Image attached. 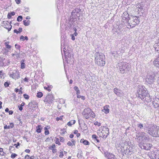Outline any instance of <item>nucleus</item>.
<instances>
[{
  "label": "nucleus",
  "instance_id": "obj_1",
  "mask_svg": "<svg viewBox=\"0 0 159 159\" xmlns=\"http://www.w3.org/2000/svg\"><path fill=\"white\" fill-rule=\"evenodd\" d=\"M120 146L121 148L118 147V150H120L119 148H121L120 151L125 153L126 155L131 154L134 150V147L133 144L131 143H128L127 141H125L124 143H121Z\"/></svg>",
  "mask_w": 159,
  "mask_h": 159
},
{
  "label": "nucleus",
  "instance_id": "obj_2",
  "mask_svg": "<svg viewBox=\"0 0 159 159\" xmlns=\"http://www.w3.org/2000/svg\"><path fill=\"white\" fill-rule=\"evenodd\" d=\"M137 95L138 97L143 101L147 102L151 101V99L149 96V95L146 90L144 89L142 86L139 85L138 87Z\"/></svg>",
  "mask_w": 159,
  "mask_h": 159
},
{
  "label": "nucleus",
  "instance_id": "obj_3",
  "mask_svg": "<svg viewBox=\"0 0 159 159\" xmlns=\"http://www.w3.org/2000/svg\"><path fill=\"white\" fill-rule=\"evenodd\" d=\"M96 63L99 66H103L105 64V56L102 53L97 52L95 54Z\"/></svg>",
  "mask_w": 159,
  "mask_h": 159
},
{
  "label": "nucleus",
  "instance_id": "obj_4",
  "mask_svg": "<svg viewBox=\"0 0 159 159\" xmlns=\"http://www.w3.org/2000/svg\"><path fill=\"white\" fill-rule=\"evenodd\" d=\"M118 67L120 72L122 74L128 73L130 70L129 64L126 62H122L119 63Z\"/></svg>",
  "mask_w": 159,
  "mask_h": 159
},
{
  "label": "nucleus",
  "instance_id": "obj_5",
  "mask_svg": "<svg viewBox=\"0 0 159 159\" xmlns=\"http://www.w3.org/2000/svg\"><path fill=\"white\" fill-rule=\"evenodd\" d=\"M148 133L153 137L159 136V126L156 125L148 128Z\"/></svg>",
  "mask_w": 159,
  "mask_h": 159
},
{
  "label": "nucleus",
  "instance_id": "obj_6",
  "mask_svg": "<svg viewBox=\"0 0 159 159\" xmlns=\"http://www.w3.org/2000/svg\"><path fill=\"white\" fill-rule=\"evenodd\" d=\"M139 18L136 16H130L128 20V26H129L130 28H133L135 26L139 23Z\"/></svg>",
  "mask_w": 159,
  "mask_h": 159
},
{
  "label": "nucleus",
  "instance_id": "obj_7",
  "mask_svg": "<svg viewBox=\"0 0 159 159\" xmlns=\"http://www.w3.org/2000/svg\"><path fill=\"white\" fill-rule=\"evenodd\" d=\"M82 114L86 119H88L90 117L94 118L95 116L94 113L90 108L85 109Z\"/></svg>",
  "mask_w": 159,
  "mask_h": 159
},
{
  "label": "nucleus",
  "instance_id": "obj_8",
  "mask_svg": "<svg viewBox=\"0 0 159 159\" xmlns=\"http://www.w3.org/2000/svg\"><path fill=\"white\" fill-rule=\"evenodd\" d=\"M98 134L100 137L106 139L109 134V129L107 127H103L102 131H98Z\"/></svg>",
  "mask_w": 159,
  "mask_h": 159
},
{
  "label": "nucleus",
  "instance_id": "obj_9",
  "mask_svg": "<svg viewBox=\"0 0 159 159\" xmlns=\"http://www.w3.org/2000/svg\"><path fill=\"white\" fill-rule=\"evenodd\" d=\"M154 80V76L153 74H148L146 76V82L149 84H152Z\"/></svg>",
  "mask_w": 159,
  "mask_h": 159
},
{
  "label": "nucleus",
  "instance_id": "obj_10",
  "mask_svg": "<svg viewBox=\"0 0 159 159\" xmlns=\"http://www.w3.org/2000/svg\"><path fill=\"white\" fill-rule=\"evenodd\" d=\"M10 76L13 79H18L20 77L19 72L16 70H14L12 72V74L10 75Z\"/></svg>",
  "mask_w": 159,
  "mask_h": 159
},
{
  "label": "nucleus",
  "instance_id": "obj_11",
  "mask_svg": "<svg viewBox=\"0 0 159 159\" xmlns=\"http://www.w3.org/2000/svg\"><path fill=\"white\" fill-rule=\"evenodd\" d=\"M11 22H10V23H9L8 21L4 22L3 23V26L7 29L8 32L11 30L12 28V26L11 25Z\"/></svg>",
  "mask_w": 159,
  "mask_h": 159
},
{
  "label": "nucleus",
  "instance_id": "obj_12",
  "mask_svg": "<svg viewBox=\"0 0 159 159\" xmlns=\"http://www.w3.org/2000/svg\"><path fill=\"white\" fill-rule=\"evenodd\" d=\"M140 147L142 149H144L146 150H149L152 146L151 144L150 143L143 144V145H139Z\"/></svg>",
  "mask_w": 159,
  "mask_h": 159
},
{
  "label": "nucleus",
  "instance_id": "obj_13",
  "mask_svg": "<svg viewBox=\"0 0 159 159\" xmlns=\"http://www.w3.org/2000/svg\"><path fill=\"white\" fill-rule=\"evenodd\" d=\"M152 104L155 108L159 107V98L156 97L153 99Z\"/></svg>",
  "mask_w": 159,
  "mask_h": 159
},
{
  "label": "nucleus",
  "instance_id": "obj_14",
  "mask_svg": "<svg viewBox=\"0 0 159 159\" xmlns=\"http://www.w3.org/2000/svg\"><path fill=\"white\" fill-rule=\"evenodd\" d=\"M146 133L144 132H142L141 133L139 136L137 138H141V139H142V140H148L149 139L148 137L146 135Z\"/></svg>",
  "mask_w": 159,
  "mask_h": 159
},
{
  "label": "nucleus",
  "instance_id": "obj_15",
  "mask_svg": "<svg viewBox=\"0 0 159 159\" xmlns=\"http://www.w3.org/2000/svg\"><path fill=\"white\" fill-rule=\"evenodd\" d=\"M151 156L153 159H159V150L154 151Z\"/></svg>",
  "mask_w": 159,
  "mask_h": 159
},
{
  "label": "nucleus",
  "instance_id": "obj_16",
  "mask_svg": "<svg viewBox=\"0 0 159 159\" xmlns=\"http://www.w3.org/2000/svg\"><path fill=\"white\" fill-rule=\"evenodd\" d=\"M153 64L155 66L159 68V55L153 61Z\"/></svg>",
  "mask_w": 159,
  "mask_h": 159
},
{
  "label": "nucleus",
  "instance_id": "obj_17",
  "mask_svg": "<svg viewBox=\"0 0 159 159\" xmlns=\"http://www.w3.org/2000/svg\"><path fill=\"white\" fill-rule=\"evenodd\" d=\"M46 99L47 102L49 103H52L53 100V96L51 95H48L47 96Z\"/></svg>",
  "mask_w": 159,
  "mask_h": 159
},
{
  "label": "nucleus",
  "instance_id": "obj_18",
  "mask_svg": "<svg viewBox=\"0 0 159 159\" xmlns=\"http://www.w3.org/2000/svg\"><path fill=\"white\" fill-rule=\"evenodd\" d=\"M129 15L127 12H125L122 15V19L124 20H126V21L128 20H129L130 17H129Z\"/></svg>",
  "mask_w": 159,
  "mask_h": 159
},
{
  "label": "nucleus",
  "instance_id": "obj_19",
  "mask_svg": "<svg viewBox=\"0 0 159 159\" xmlns=\"http://www.w3.org/2000/svg\"><path fill=\"white\" fill-rule=\"evenodd\" d=\"M64 56L66 57V60L67 61L68 60V57H70L71 56V54L70 53L69 51H65L64 50Z\"/></svg>",
  "mask_w": 159,
  "mask_h": 159
},
{
  "label": "nucleus",
  "instance_id": "obj_20",
  "mask_svg": "<svg viewBox=\"0 0 159 159\" xmlns=\"http://www.w3.org/2000/svg\"><path fill=\"white\" fill-rule=\"evenodd\" d=\"M109 107V105H106L103 107V109L102 110V111L106 114L108 113L109 111L108 108Z\"/></svg>",
  "mask_w": 159,
  "mask_h": 159
},
{
  "label": "nucleus",
  "instance_id": "obj_21",
  "mask_svg": "<svg viewBox=\"0 0 159 159\" xmlns=\"http://www.w3.org/2000/svg\"><path fill=\"white\" fill-rule=\"evenodd\" d=\"M114 92L115 94L119 96H120L122 94L121 93V91L116 88L114 89Z\"/></svg>",
  "mask_w": 159,
  "mask_h": 159
},
{
  "label": "nucleus",
  "instance_id": "obj_22",
  "mask_svg": "<svg viewBox=\"0 0 159 159\" xmlns=\"http://www.w3.org/2000/svg\"><path fill=\"white\" fill-rule=\"evenodd\" d=\"M154 48L156 51H158L159 50V41L158 40L157 41V42L154 44Z\"/></svg>",
  "mask_w": 159,
  "mask_h": 159
},
{
  "label": "nucleus",
  "instance_id": "obj_23",
  "mask_svg": "<svg viewBox=\"0 0 159 159\" xmlns=\"http://www.w3.org/2000/svg\"><path fill=\"white\" fill-rule=\"evenodd\" d=\"M80 11V9L79 8H77L75 9L71 13L72 15H75V13L78 14Z\"/></svg>",
  "mask_w": 159,
  "mask_h": 159
},
{
  "label": "nucleus",
  "instance_id": "obj_24",
  "mask_svg": "<svg viewBox=\"0 0 159 159\" xmlns=\"http://www.w3.org/2000/svg\"><path fill=\"white\" fill-rule=\"evenodd\" d=\"M36 131L38 133H40L41 132V130L42 129L41 126L39 125L36 127Z\"/></svg>",
  "mask_w": 159,
  "mask_h": 159
},
{
  "label": "nucleus",
  "instance_id": "obj_25",
  "mask_svg": "<svg viewBox=\"0 0 159 159\" xmlns=\"http://www.w3.org/2000/svg\"><path fill=\"white\" fill-rule=\"evenodd\" d=\"M25 60H22L21 61V68L22 69H24L25 67V64L24 62Z\"/></svg>",
  "mask_w": 159,
  "mask_h": 159
},
{
  "label": "nucleus",
  "instance_id": "obj_26",
  "mask_svg": "<svg viewBox=\"0 0 159 159\" xmlns=\"http://www.w3.org/2000/svg\"><path fill=\"white\" fill-rule=\"evenodd\" d=\"M107 157L108 159H116L115 156L112 154H109Z\"/></svg>",
  "mask_w": 159,
  "mask_h": 159
},
{
  "label": "nucleus",
  "instance_id": "obj_27",
  "mask_svg": "<svg viewBox=\"0 0 159 159\" xmlns=\"http://www.w3.org/2000/svg\"><path fill=\"white\" fill-rule=\"evenodd\" d=\"M75 120H72L68 123L67 125L69 126H71L72 125L75 124Z\"/></svg>",
  "mask_w": 159,
  "mask_h": 159
},
{
  "label": "nucleus",
  "instance_id": "obj_28",
  "mask_svg": "<svg viewBox=\"0 0 159 159\" xmlns=\"http://www.w3.org/2000/svg\"><path fill=\"white\" fill-rule=\"evenodd\" d=\"M30 23V21L29 20H24L23 21V24L25 26H28L29 25Z\"/></svg>",
  "mask_w": 159,
  "mask_h": 159
},
{
  "label": "nucleus",
  "instance_id": "obj_29",
  "mask_svg": "<svg viewBox=\"0 0 159 159\" xmlns=\"http://www.w3.org/2000/svg\"><path fill=\"white\" fill-rule=\"evenodd\" d=\"M43 95V93L41 92H39L37 93V95H36L37 97L40 98L42 97Z\"/></svg>",
  "mask_w": 159,
  "mask_h": 159
},
{
  "label": "nucleus",
  "instance_id": "obj_30",
  "mask_svg": "<svg viewBox=\"0 0 159 159\" xmlns=\"http://www.w3.org/2000/svg\"><path fill=\"white\" fill-rule=\"evenodd\" d=\"M0 76L1 79H4V74L2 70L0 71Z\"/></svg>",
  "mask_w": 159,
  "mask_h": 159
},
{
  "label": "nucleus",
  "instance_id": "obj_31",
  "mask_svg": "<svg viewBox=\"0 0 159 159\" xmlns=\"http://www.w3.org/2000/svg\"><path fill=\"white\" fill-rule=\"evenodd\" d=\"M22 20V16H19L17 19V20L18 21L20 22Z\"/></svg>",
  "mask_w": 159,
  "mask_h": 159
},
{
  "label": "nucleus",
  "instance_id": "obj_32",
  "mask_svg": "<svg viewBox=\"0 0 159 159\" xmlns=\"http://www.w3.org/2000/svg\"><path fill=\"white\" fill-rule=\"evenodd\" d=\"M61 135L64 134L66 131V129H61Z\"/></svg>",
  "mask_w": 159,
  "mask_h": 159
},
{
  "label": "nucleus",
  "instance_id": "obj_33",
  "mask_svg": "<svg viewBox=\"0 0 159 159\" xmlns=\"http://www.w3.org/2000/svg\"><path fill=\"white\" fill-rule=\"evenodd\" d=\"M15 47L16 49H18L19 50V51L20 52V45L16 44L15 45Z\"/></svg>",
  "mask_w": 159,
  "mask_h": 159
},
{
  "label": "nucleus",
  "instance_id": "obj_34",
  "mask_svg": "<svg viewBox=\"0 0 159 159\" xmlns=\"http://www.w3.org/2000/svg\"><path fill=\"white\" fill-rule=\"evenodd\" d=\"M18 120L20 121V123H19V125L20 126H23V122L21 121V120L20 118V117H18L17 118Z\"/></svg>",
  "mask_w": 159,
  "mask_h": 159
},
{
  "label": "nucleus",
  "instance_id": "obj_35",
  "mask_svg": "<svg viewBox=\"0 0 159 159\" xmlns=\"http://www.w3.org/2000/svg\"><path fill=\"white\" fill-rule=\"evenodd\" d=\"M137 126L140 129H142L143 128V124H138L137 125Z\"/></svg>",
  "mask_w": 159,
  "mask_h": 159
},
{
  "label": "nucleus",
  "instance_id": "obj_36",
  "mask_svg": "<svg viewBox=\"0 0 159 159\" xmlns=\"http://www.w3.org/2000/svg\"><path fill=\"white\" fill-rule=\"evenodd\" d=\"M84 144L85 145H89V141L86 140H84Z\"/></svg>",
  "mask_w": 159,
  "mask_h": 159
},
{
  "label": "nucleus",
  "instance_id": "obj_37",
  "mask_svg": "<svg viewBox=\"0 0 159 159\" xmlns=\"http://www.w3.org/2000/svg\"><path fill=\"white\" fill-rule=\"evenodd\" d=\"M55 141H56V144H58L59 145H61V144L59 142V139L58 138H56Z\"/></svg>",
  "mask_w": 159,
  "mask_h": 159
},
{
  "label": "nucleus",
  "instance_id": "obj_38",
  "mask_svg": "<svg viewBox=\"0 0 159 159\" xmlns=\"http://www.w3.org/2000/svg\"><path fill=\"white\" fill-rule=\"evenodd\" d=\"M17 156V155L16 154L14 153H12L11 155V157L13 159H14Z\"/></svg>",
  "mask_w": 159,
  "mask_h": 159
},
{
  "label": "nucleus",
  "instance_id": "obj_39",
  "mask_svg": "<svg viewBox=\"0 0 159 159\" xmlns=\"http://www.w3.org/2000/svg\"><path fill=\"white\" fill-rule=\"evenodd\" d=\"M55 144H52V146H50L49 148L51 150H52V149H54L55 148Z\"/></svg>",
  "mask_w": 159,
  "mask_h": 159
},
{
  "label": "nucleus",
  "instance_id": "obj_40",
  "mask_svg": "<svg viewBox=\"0 0 159 159\" xmlns=\"http://www.w3.org/2000/svg\"><path fill=\"white\" fill-rule=\"evenodd\" d=\"M23 96L24 98L26 99H28L29 98V96L26 94H24Z\"/></svg>",
  "mask_w": 159,
  "mask_h": 159
},
{
  "label": "nucleus",
  "instance_id": "obj_41",
  "mask_svg": "<svg viewBox=\"0 0 159 159\" xmlns=\"http://www.w3.org/2000/svg\"><path fill=\"white\" fill-rule=\"evenodd\" d=\"M15 148L13 146H10L9 147V151H10V152L11 153V150H13Z\"/></svg>",
  "mask_w": 159,
  "mask_h": 159
},
{
  "label": "nucleus",
  "instance_id": "obj_42",
  "mask_svg": "<svg viewBox=\"0 0 159 159\" xmlns=\"http://www.w3.org/2000/svg\"><path fill=\"white\" fill-rule=\"evenodd\" d=\"M74 30L75 31V32L74 33V34H72L73 35H74L75 36H76L78 34L76 32L77 29L76 28H75L74 29Z\"/></svg>",
  "mask_w": 159,
  "mask_h": 159
},
{
  "label": "nucleus",
  "instance_id": "obj_43",
  "mask_svg": "<svg viewBox=\"0 0 159 159\" xmlns=\"http://www.w3.org/2000/svg\"><path fill=\"white\" fill-rule=\"evenodd\" d=\"M62 116H60L59 117H57L56 118V120L57 121H58L60 120H61L62 119Z\"/></svg>",
  "mask_w": 159,
  "mask_h": 159
},
{
  "label": "nucleus",
  "instance_id": "obj_44",
  "mask_svg": "<svg viewBox=\"0 0 159 159\" xmlns=\"http://www.w3.org/2000/svg\"><path fill=\"white\" fill-rule=\"evenodd\" d=\"M9 84L7 82H5L4 84V86L6 87L9 86Z\"/></svg>",
  "mask_w": 159,
  "mask_h": 159
},
{
  "label": "nucleus",
  "instance_id": "obj_45",
  "mask_svg": "<svg viewBox=\"0 0 159 159\" xmlns=\"http://www.w3.org/2000/svg\"><path fill=\"white\" fill-rule=\"evenodd\" d=\"M63 152H60V155L59 156V157H60V158H62L63 157Z\"/></svg>",
  "mask_w": 159,
  "mask_h": 159
},
{
  "label": "nucleus",
  "instance_id": "obj_46",
  "mask_svg": "<svg viewBox=\"0 0 159 159\" xmlns=\"http://www.w3.org/2000/svg\"><path fill=\"white\" fill-rule=\"evenodd\" d=\"M4 129H10V128H11V127H10V126H7V125H6L4 126Z\"/></svg>",
  "mask_w": 159,
  "mask_h": 159
},
{
  "label": "nucleus",
  "instance_id": "obj_47",
  "mask_svg": "<svg viewBox=\"0 0 159 159\" xmlns=\"http://www.w3.org/2000/svg\"><path fill=\"white\" fill-rule=\"evenodd\" d=\"M67 145L69 146H72V143L70 141H69L68 142V143H67Z\"/></svg>",
  "mask_w": 159,
  "mask_h": 159
},
{
  "label": "nucleus",
  "instance_id": "obj_48",
  "mask_svg": "<svg viewBox=\"0 0 159 159\" xmlns=\"http://www.w3.org/2000/svg\"><path fill=\"white\" fill-rule=\"evenodd\" d=\"M60 140L61 142H63L64 141V139L63 137H60Z\"/></svg>",
  "mask_w": 159,
  "mask_h": 159
},
{
  "label": "nucleus",
  "instance_id": "obj_49",
  "mask_svg": "<svg viewBox=\"0 0 159 159\" xmlns=\"http://www.w3.org/2000/svg\"><path fill=\"white\" fill-rule=\"evenodd\" d=\"M44 88L45 89H46V90H48V91L50 92V91H51V89H50L49 88V87L48 86V87H44Z\"/></svg>",
  "mask_w": 159,
  "mask_h": 159
},
{
  "label": "nucleus",
  "instance_id": "obj_50",
  "mask_svg": "<svg viewBox=\"0 0 159 159\" xmlns=\"http://www.w3.org/2000/svg\"><path fill=\"white\" fill-rule=\"evenodd\" d=\"M74 89L75 91H76H76H78V90H79V89L76 86H75V87L74 88Z\"/></svg>",
  "mask_w": 159,
  "mask_h": 159
},
{
  "label": "nucleus",
  "instance_id": "obj_51",
  "mask_svg": "<svg viewBox=\"0 0 159 159\" xmlns=\"http://www.w3.org/2000/svg\"><path fill=\"white\" fill-rule=\"evenodd\" d=\"M15 55H16L17 58H20V52H19V53H18L17 52V54Z\"/></svg>",
  "mask_w": 159,
  "mask_h": 159
},
{
  "label": "nucleus",
  "instance_id": "obj_52",
  "mask_svg": "<svg viewBox=\"0 0 159 159\" xmlns=\"http://www.w3.org/2000/svg\"><path fill=\"white\" fill-rule=\"evenodd\" d=\"M92 137L93 139H96L97 138V137L95 134H93L92 136Z\"/></svg>",
  "mask_w": 159,
  "mask_h": 159
},
{
  "label": "nucleus",
  "instance_id": "obj_53",
  "mask_svg": "<svg viewBox=\"0 0 159 159\" xmlns=\"http://www.w3.org/2000/svg\"><path fill=\"white\" fill-rule=\"evenodd\" d=\"M11 128H12L14 127V124L13 123H11L10 124Z\"/></svg>",
  "mask_w": 159,
  "mask_h": 159
},
{
  "label": "nucleus",
  "instance_id": "obj_54",
  "mask_svg": "<svg viewBox=\"0 0 159 159\" xmlns=\"http://www.w3.org/2000/svg\"><path fill=\"white\" fill-rule=\"evenodd\" d=\"M25 159H30V157L28 155H26L25 156Z\"/></svg>",
  "mask_w": 159,
  "mask_h": 159
},
{
  "label": "nucleus",
  "instance_id": "obj_55",
  "mask_svg": "<svg viewBox=\"0 0 159 159\" xmlns=\"http://www.w3.org/2000/svg\"><path fill=\"white\" fill-rule=\"evenodd\" d=\"M71 141L72 142L73 145H75V140L72 139L71 140Z\"/></svg>",
  "mask_w": 159,
  "mask_h": 159
},
{
  "label": "nucleus",
  "instance_id": "obj_56",
  "mask_svg": "<svg viewBox=\"0 0 159 159\" xmlns=\"http://www.w3.org/2000/svg\"><path fill=\"white\" fill-rule=\"evenodd\" d=\"M34 104V102L33 101V102H30L29 103V104H28V105L30 106H31V107H32L33 106V105H33Z\"/></svg>",
  "mask_w": 159,
  "mask_h": 159
},
{
  "label": "nucleus",
  "instance_id": "obj_57",
  "mask_svg": "<svg viewBox=\"0 0 159 159\" xmlns=\"http://www.w3.org/2000/svg\"><path fill=\"white\" fill-rule=\"evenodd\" d=\"M44 133L46 135H47L49 134V131L48 130H45V131Z\"/></svg>",
  "mask_w": 159,
  "mask_h": 159
},
{
  "label": "nucleus",
  "instance_id": "obj_58",
  "mask_svg": "<svg viewBox=\"0 0 159 159\" xmlns=\"http://www.w3.org/2000/svg\"><path fill=\"white\" fill-rule=\"evenodd\" d=\"M6 46L7 48L10 49L11 48V46L9 45V44L6 45Z\"/></svg>",
  "mask_w": 159,
  "mask_h": 159
},
{
  "label": "nucleus",
  "instance_id": "obj_59",
  "mask_svg": "<svg viewBox=\"0 0 159 159\" xmlns=\"http://www.w3.org/2000/svg\"><path fill=\"white\" fill-rule=\"evenodd\" d=\"M71 39L73 40H74L75 39V36H74V35H73L72 34H71Z\"/></svg>",
  "mask_w": 159,
  "mask_h": 159
},
{
  "label": "nucleus",
  "instance_id": "obj_60",
  "mask_svg": "<svg viewBox=\"0 0 159 159\" xmlns=\"http://www.w3.org/2000/svg\"><path fill=\"white\" fill-rule=\"evenodd\" d=\"M18 107L19 109V110H20V111H22L23 109V107H22L20 106H18Z\"/></svg>",
  "mask_w": 159,
  "mask_h": 159
},
{
  "label": "nucleus",
  "instance_id": "obj_61",
  "mask_svg": "<svg viewBox=\"0 0 159 159\" xmlns=\"http://www.w3.org/2000/svg\"><path fill=\"white\" fill-rule=\"evenodd\" d=\"M84 126H85L84 127V128L83 129H84V130H85L87 129V127L85 123L84 124Z\"/></svg>",
  "mask_w": 159,
  "mask_h": 159
},
{
  "label": "nucleus",
  "instance_id": "obj_62",
  "mask_svg": "<svg viewBox=\"0 0 159 159\" xmlns=\"http://www.w3.org/2000/svg\"><path fill=\"white\" fill-rule=\"evenodd\" d=\"M29 8L26 7L25 8V11L26 12H28L29 11Z\"/></svg>",
  "mask_w": 159,
  "mask_h": 159
},
{
  "label": "nucleus",
  "instance_id": "obj_63",
  "mask_svg": "<svg viewBox=\"0 0 159 159\" xmlns=\"http://www.w3.org/2000/svg\"><path fill=\"white\" fill-rule=\"evenodd\" d=\"M24 37L23 36V35H22L20 37V40H21V39H22L23 41H24Z\"/></svg>",
  "mask_w": 159,
  "mask_h": 159
},
{
  "label": "nucleus",
  "instance_id": "obj_64",
  "mask_svg": "<svg viewBox=\"0 0 159 159\" xmlns=\"http://www.w3.org/2000/svg\"><path fill=\"white\" fill-rule=\"evenodd\" d=\"M11 15L9 13L7 15V18L8 19H10L11 18Z\"/></svg>",
  "mask_w": 159,
  "mask_h": 159
}]
</instances>
